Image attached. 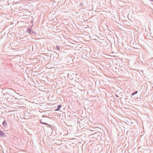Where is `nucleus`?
<instances>
[{"label":"nucleus","instance_id":"1","mask_svg":"<svg viewBox=\"0 0 153 153\" xmlns=\"http://www.w3.org/2000/svg\"><path fill=\"white\" fill-rule=\"evenodd\" d=\"M2 124L4 127H6L7 126V122L5 120H4L2 123Z\"/></svg>","mask_w":153,"mask_h":153},{"label":"nucleus","instance_id":"2","mask_svg":"<svg viewBox=\"0 0 153 153\" xmlns=\"http://www.w3.org/2000/svg\"><path fill=\"white\" fill-rule=\"evenodd\" d=\"M31 28H30L29 27H28L27 29V32L29 33L30 34H32V30H31Z\"/></svg>","mask_w":153,"mask_h":153},{"label":"nucleus","instance_id":"3","mask_svg":"<svg viewBox=\"0 0 153 153\" xmlns=\"http://www.w3.org/2000/svg\"><path fill=\"white\" fill-rule=\"evenodd\" d=\"M5 133L1 130H0V137H3L5 134Z\"/></svg>","mask_w":153,"mask_h":153},{"label":"nucleus","instance_id":"4","mask_svg":"<svg viewBox=\"0 0 153 153\" xmlns=\"http://www.w3.org/2000/svg\"><path fill=\"white\" fill-rule=\"evenodd\" d=\"M62 107V105H59L58 106L57 108L55 110V111H59L60 110V109Z\"/></svg>","mask_w":153,"mask_h":153},{"label":"nucleus","instance_id":"5","mask_svg":"<svg viewBox=\"0 0 153 153\" xmlns=\"http://www.w3.org/2000/svg\"><path fill=\"white\" fill-rule=\"evenodd\" d=\"M123 23L124 24H125V25H126L127 26H129V24H127V20H123Z\"/></svg>","mask_w":153,"mask_h":153},{"label":"nucleus","instance_id":"6","mask_svg":"<svg viewBox=\"0 0 153 153\" xmlns=\"http://www.w3.org/2000/svg\"><path fill=\"white\" fill-rule=\"evenodd\" d=\"M40 123H42V124H45V125H48V126H50L49 125V124H48L47 123H45V122H42V120H40Z\"/></svg>","mask_w":153,"mask_h":153},{"label":"nucleus","instance_id":"7","mask_svg":"<svg viewBox=\"0 0 153 153\" xmlns=\"http://www.w3.org/2000/svg\"><path fill=\"white\" fill-rule=\"evenodd\" d=\"M137 92H138V91H135L134 92H133V93H132L131 94L132 96H133V95H134V94H137Z\"/></svg>","mask_w":153,"mask_h":153},{"label":"nucleus","instance_id":"8","mask_svg":"<svg viewBox=\"0 0 153 153\" xmlns=\"http://www.w3.org/2000/svg\"><path fill=\"white\" fill-rule=\"evenodd\" d=\"M33 22H34V21H33V20H31L30 23L31 24H32V25H31V28H32V27H33Z\"/></svg>","mask_w":153,"mask_h":153},{"label":"nucleus","instance_id":"9","mask_svg":"<svg viewBox=\"0 0 153 153\" xmlns=\"http://www.w3.org/2000/svg\"><path fill=\"white\" fill-rule=\"evenodd\" d=\"M56 49L58 50H60V48L59 47V46L58 45H56Z\"/></svg>","mask_w":153,"mask_h":153},{"label":"nucleus","instance_id":"10","mask_svg":"<svg viewBox=\"0 0 153 153\" xmlns=\"http://www.w3.org/2000/svg\"><path fill=\"white\" fill-rule=\"evenodd\" d=\"M81 21H80L81 22H83L84 21H85V20H83V19H82V20H81Z\"/></svg>","mask_w":153,"mask_h":153},{"label":"nucleus","instance_id":"11","mask_svg":"<svg viewBox=\"0 0 153 153\" xmlns=\"http://www.w3.org/2000/svg\"><path fill=\"white\" fill-rule=\"evenodd\" d=\"M31 33H32V34L33 33H34V32L33 31H32Z\"/></svg>","mask_w":153,"mask_h":153},{"label":"nucleus","instance_id":"12","mask_svg":"<svg viewBox=\"0 0 153 153\" xmlns=\"http://www.w3.org/2000/svg\"><path fill=\"white\" fill-rule=\"evenodd\" d=\"M115 96L116 97H119V96H117V95L116 94H115Z\"/></svg>","mask_w":153,"mask_h":153},{"label":"nucleus","instance_id":"13","mask_svg":"<svg viewBox=\"0 0 153 153\" xmlns=\"http://www.w3.org/2000/svg\"><path fill=\"white\" fill-rule=\"evenodd\" d=\"M129 20L130 21V22H131V20L130 19H129Z\"/></svg>","mask_w":153,"mask_h":153}]
</instances>
